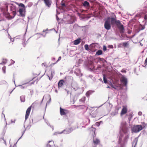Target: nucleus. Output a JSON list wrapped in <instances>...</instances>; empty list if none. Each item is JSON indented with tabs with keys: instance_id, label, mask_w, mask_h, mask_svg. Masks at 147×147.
Returning a JSON list of instances; mask_svg holds the SVG:
<instances>
[{
	"instance_id": "obj_1",
	"label": "nucleus",
	"mask_w": 147,
	"mask_h": 147,
	"mask_svg": "<svg viewBox=\"0 0 147 147\" xmlns=\"http://www.w3.org/2000/svg\"><path fill=\"white\" fill-rule=\"evenodd\" d=\"M116 26L119 28L120 31V32L121 34L124 33V28L123 25L121 24L120 21L117 20L115 24Z\"/></svg>"
},
{
	"instance_id": "obj_2",
	"label": "nucleus",
	"mask_w": 147,
	"mask_h": 147,
	"mask_svg": "<svg viewBox=\"0 0 147 147\" xmlns=\"http://www.w3.org/2000/svg\"><path fill=\"white\" fill-rule=\"evenodd\" d=\"M143 129L142 126L141 125H134L132 129V131L134 132L137 133Z\"/></svg>"
},
{
	"instance_id": "obj_3",
	"label": "nucleus",
	"mask_w": 147,
	"mask_h": 147,
	"mask_svg": "<svg viewBox=\"0 0 147 147\" xmlns=\"http://www.w3.org/2000/svg\"><path fill=\"white\" fill-rule=\"evenodd\" d=\"M91 111L90 115L93 117H96L98 112V111L97 109L95 110L93 108L90 109Z\"/></svg>"
},
{
	"instance_id": "obj_4",
	"label": "nucleus",
	"mask_w": 147,
	"mask_h": 147,
	"mask_svg": "<svg viewBox=\"0 0 147 147\" xmlns=\"http://www.w3.org/2000/svg\"><path fill=\"white\" fill-rule=\"evenodd\" d=\"M73 130V128L71 127L66 128L65 129L62 131L61 133H64L65 134H69L71 133Z\"/></svg>"
},
{
	"instance_id": "obj_5",
	"label": "nucleus",
	"mask_w": 147,
	"mask_h": 147,
	"mask_svg": "<svg viewBox=\"0 0 147 147\" xmlns=\"http://www.w3.org/2000/svg\"><path fill=\"white\" fill-rule=\"evenodd\" d=\"M116 17L114 13H112L111 17V24H116Z\"/></svg>"
},
{
	"instance_id": "obj_6",
	"label": "nucleus",
	"mask_w": 147,
	"mask_h": 147,
	"mask_svg": "<svg viewBox=\"0 0 147 147\" xmlns=\"http://www.w3.org/2000/svg\"><path fill=\"white\" fill-rule=\"evenodd\" d=\"M105 28L107 30H110L111 28V25L110 22L108 20H105L104 24Z\"/></svg>"
},
{
	"instance_id": "obj_7",
	"label": "nucleus",
	"mask_w": 147,
	"mask_h": 147,
	"mask_svg": "<svg viewBox=\"0 0 147 147\" xmlns=\"http://www.w3.org/2000/svg\"><path fill=\"white\" fill-rule=\"evenodd\" d=\"M32 105L29 107L26 110V115L25 116V120H26L28 118L31 109L32 108Z\"/></svg>"
},
{
	"instance_id": "obj_8",
	"label": "nucleus",
	"mask_w": 147,
	"mask_h": 147,
	"mask_svg": "<svg viewBox=\"0 0 147 147\" xmlns=\"http://www.w3.org/2000/svg\"><path fill=\"white\" fill-rule=\"evenodd\" d=\"M60 112L61 115H65L69 113L68 110L63 109L61 107L60 108Z\"/></svg>"
},
{
	"instance_id": "obj_9",
	"label": "nucleus",
	"mask_w": 147,
	"mask_h": 147,
	"mask_svg": "<svg viewBox=\"0 0 147 147\" xmlns=\"http://www.w3.org/2000/svg\"><path fill=\"white\" fill-rule=\"evenodd\" d=\"M120 81L125 86H127V81L126 78L124 77H122Z\"/></svg>"
},
{
	"instance_id": "obj_10",
	"label": "nucleus",
	"mask_w": 147,
	"mask_h": 147,
	"mask_svg": "<svg viewBox=\"0 0 147 147\" xmlns=\"http://www.w3.org/2000/svg\"><path fill=\"white\" fill-rule=\"evenodd\" d=\"M123 108L120 113L121 116H122L126 114L127 113V108L126 106H123Z\"/></svg>"
},
{
	"instance_id": "obj_11",
	"label": "nucleus",
	"mask_w": 147,
	"mask_h": 147,
	"mask_svg": "<svg viewBox=\"0 0 147 147\" xmlns=\"http://www.w3.org/2000/svg\"><path fill=\"white\" fill-rule=\"evenodd\" d=\"M100 140L97 138H93V142L94 144L96 145H98L100 143Z\"/></svg>"
},
{
	"instance_id": "obj_12",
	"label": "nucleus",
	"mask_w": 147,
	"mask_h": 147,
	"mask_svg": "<svg viewBox=\"0 0 147 147\" xmlns=\"http://www.w3.org/2000/svg\"><path fill=\"white\" fill-rule=\"evenodd\" d=\"M47 147H55L53 142H49L47 145Z\"/></svg>"
},
{
	"instance_id": "obj_13",
	"label": "nucleus",
	"mask_w": 147,
	"mask_h": 147,
	"mask_svg": "<svg viewBox=\"0 0 147 147\" xmlns=\"http://www.w3.org/2000/svg\"><path fill=\"white\" fill-rule=\"evenodd\" d=\"M64 82L63 80H60L58 83V87L59 88L61 87L63 85Z\"/></svg>"
},
{
	"instance_id": "obj_14",
	"label": "nucleus",
	"mask_w": 147,
	"mask_h": 147,
	"mask_svg": "<svg viewBox=\"0 0 147 147\" xmlns=\"http://www.w3.org/2000/svg\"><path fill=\"white\" fill-rule=\"evenodd\" d=\"M83 6L85 7H90V5L89 3L87 1H84L83 4Z\"/></svg>"
},
{
	"instance_id": "obj_15",
	"label": "nucleus",
	"mask_w": 147,
	"mask_h": 147,
	"mask_svg": "<svg viewBox=\"0 0 147 147\" xmlns=\"http://www.w3.org/2000/svg\"><path fill=\"white\" fill-rule=\"evenodd\" d=\"M138 141V139L137 138L135 139L133 141L132 146L133 147H135L136 145L137 144Z\"/></svg>"
},
{
	"instance_id": "obj_16",
	"label": "nucleus",
	"mask_w": 147,
	"mask_h": 147,
	"mask_svg": "<svg viewBox=\"0 0 147 147\" xmlns=\"http://www.w3.org/2000/svg\"><path fill=\"white\" fill-rule=\"evenodd\" d=\"M23 9L20 8L19 9V11L21 16L22 17H24L25 15L23 13Z\"/></svg>"
},
{
	"instance_id": "obj_17",
	"label": "nucleus",
	"mask_w": 147,
	"mask_h": 147,
	"mask_svg": "<svg viewBox=\"0 0 147 147\" xmlns=\"http://www.w3.org/2000/svg\"><path fill=\"white\" fill-rule=\"evenodd\" d=\"M80 39H78L75 40L74 42V44L75 45H77L80 42Z\"/></svg>"
},
{
	"instance_id": "obj_18",
	"label": "nucleus",
	"mask_w": 147,
	"mask_h": 147,
	"mask_svg": "<svg viewBox=\"0 0 147 147\" xmlns=\"http://www.w3.org/2000/svg\"><path fill=\"white\" fill-rule=\"evenodd\" d=\"M123 46L125 47H129V44L128 42H125L122 43Z\"/></svg>"
},
{
	"instance_id": "obj_19",
	"label": "nucleus",
	"mask_w": 147,
	"mask_h": 147,
	"mask_svg": "<svg viewBox=\"0 0 147 147\" xmlns=\"http://www.w3.org/2000/svg\"><path fill=\"white\" fill-rule=\"evenodd\" d=\"M32 80H33L34 82H31V84H34L35 82H36V83H37L38 82V78L36 77H35L33 78L32 79Z\"/></svg>"
},
{
	"instance_id": "obj_20",
	"label": "nucleus",
	"mask_w": 147,
	"mask_h": 147,
	"mask_svg": "<svg viewBox=\"0 0 147 147\" xmlns=\"http://www.w3.org/2000/svg\"><path fill=\"white\" fill-rule=\"evenodd\" d=\"M127 128L125 127H124L122 129V130L123 132L125 134L127 133Z\"/></svg>"
},
{
	"instance_id": "obj_21",
	"label": "nucleus",
	"mask_w": 147,
	"mask_h": 147,
	"mask_svg": "<svg viewBox=\"0 0 147 147\" xmlns=\"http://www.w3.org/2000/svg\"><path fill=\"white\" fill-rule=\"evenodd\" d=\"M102 53V51L101 50H99L96 52V55H101Z\"/></svg>"
},
{
	"instance_id": "obj_22",
	"label": "nucleus",
	"mask_w": 147,
	"mask_h": 147,
	"mask_svg": "<svg viewBox=\"0 0 147 147\" xmlns=\"http://www.w3.org/2000/svg\"><path fill=\"white\" fill-rule=\"evenodd\" d=\"M103 81L104 83L105 84H107V80L106 78L105 75V74L103 75Z\"/></svg>"
},
{
	"instance_id": "obj_23",
	"label": "nucleus",
	"mask_w": 147,
	"mask_h": 147,
	"mask_svg": "<svg viewBox=\"0 0 147 147\" xmlns=\"http://www.w3.org/2000/svg\"><path fill=\"white\" fill-rule=\"evenodd\" d=\"M143 129L146 127L147 124L145 122H143L141 123Z\"/></svg>"
},
{
	"instance_id": "obj_24",
	"label": "nucleus",
	"mask_w": 147,
	"mask_h": 147,
	"mask_svg": "<svg viewBox=\"0 0 147 147\" xmlns=\"http://www.w3.org/2000/svg\"><path fill=\"white\" fill-rule=\"evenodd\" d=\"M10 10L12 11H16V7L13 6H11L10 7Z\"/></svg>"
},
{
	"instance_id": "obj_25",
	"label": "nucleus",
	"mask_w": 147,
	"mask_h": 147,
	"mask_svg": "<svg viewBox=\"0 0 147 147\" xmlns=\"http://www.w3.org/2000/svg\"><path fill=\"white\" fill-rule=\"evenodd\" d=\"M86 100L85 97H82L80 99V101L82 102H84Z\"/></svg>"
},
{
	"instance_id": "obj_26",
	"label": "nucleus",
	"mask_w": 147,
	"mask_h": 147,
	"mask_svg": "<svg viewBox=\"0 0 147 147\" xmlns=\"http://www.w3.org/2000/svg\"><path fill=\"white\" fill-rule=\"evenodd\" d=\"M99 60L102 61L103 63L107 62L103 58H99Z\"/></svg>"
},
{
	"instance_id": "obj_27",
	"label": "nucleus",
	"mask_w": 147,
	"mask_h": 147,
	"mask_svg": "<svg viewBox=\"0 0 147 147\" xmlns=\"http://www.w3.org/2000/svg\"><path fill=\"white\" fill-rule=\"evenodd\" d=\"M84 48L86 50L88 51L89 50L88 45L86 44L84 45Z\"/></svg>"
},
{
	"instance_id": "obj_28",
	"label": "nucleus",
	"mask_w": 147,
	"mask_h": 147,
	"mask_svg": "<svg viewBox=\"0 0 147 147\" xmlns=\"http://www.w3.org/2000/svg\"><path fill=\"white\" fill-rule=\"evenodd\" d=\"M32 5H33V3L32 2H30L29 3H28L27 5L28 7H30L32 6Z\"/></svg>"
},
{
	"instance_id": "obj_29",
	"label": "nucleus",
	"mask_w": 147,
	"mask_h": 147,
	"mask_svg": "<svg viewBox=\"0 0 147 147\" xmlns=\"http://www.w3.org/2000/svg\"><path fill=\"white\" fill-rule=\"evenodd\" d=\"M42 66H44L46 67H48L47 64L46 62H45L44 63H42Z\"/></svg>"
},
{
	"instance_id": "obj_30",
	"label": "nucleus",
	"mask_w": 147,
	"mask_h": 147,
	"mask_svg": "<svg viewBox=\"0 0 147 147\" xmlns=\"http://www.w3.org/2000/svg\"><path fill=\"white\" fill-rule=\"evenodd\" d=\"M19 6L21 7H22L23 8H24L25 7V5H24L23 3H20L19 4Z\"/></svg>"
},
{
	"instance_id": "obj_31",
	"label": "nucleus",
	"mask_w": 147,
	"mask_h": 147,
	"mask_svg": "<svg viewBox=\"0 0 147 147\" xmlns=\"http://www.w3.org/2000/svg\"><path fill=\"white\" fill-rule=\"evenodd\" d=\"M5 69H6V67L5 66H4L2 68V70L3 71V72L4 73H5L6 72L5 71Z\"/></svg>"
},
{
	"instance_id": "obj_32",
	"label": "nucleus",
	"mask_w": 147,
	"mask_h": 147,
	"mask_svg": "<svg viewBox=\"0 0 147 147\" xmlns=\"http://www.w3.org/2000/svg\"><path fill=\"white\" fill-rule=\"evenodd\" d=\"M39 3H42V2L41 0H38L37 3L35 4V6H36Z\"/></svg>"
},
{
	"instance_id": "obj_33",
	"label": "nucleus",
	"mask_w": 147,
	"mask_h": 147,
	"mask_svg": "<svg viewBox=\"0 0 147 147\" xmlns=\"http://www.w3.org/2000/svg\"><path fill=\"white\" fill-rule=\"evenodd\" d=\"M53 74L52 73V72L51 73V79H50L49 77V79L50 80H51V79L53 78Z\"/></svg>"
},
{
	"instance_id": "obj_34",
	"label": "nucleus",
	"mask_w": 147,
	"mask_h": 147,
	"mask_svg": "<svg viewBox=\"0 0 147 147\" xmlns=\"http://www.w3.org/2000/svg\"><path fill=\"white\" fill-rule=\"evenodd\" d=\"M12 13L14 15V16L16 14V11H12Z\"/></svg>"
},
{
	"instance_id": "obj_35",
	"label": "nucleus",
	"mask_w": 147,
	"mask_h": 147,
	"mask_svg": "<svg viewBox=\"0 0 147 147\" xmlns=\"http://www.w3.org/2000/svg\"><path fill=\"white\" fill-rule=\"evenodd\" d=\"M106 47L105 46H104L103 47V50L104 51L106 50Z\"/></svg>"
},
{
	"instance_id": "obj_36",
	"label": "nucleus",
	"mask_w": 147,
	"mask_h": 147,
	"mask_svg": "<svg viewBox=\"0 0 147 147\" xmlns=\"http://www.w3.org/2000/svg\"><path fill=\"white\" fill-rule=\"evenodd\" d=\"M138 115H140V116H141V115H142V113L141 112H139L138 113Z\"/></svg>"
},
{
	"instance_id": "obj_37",
	"label": "nucleus",
	"mask_w": 147,
	"mask_h": 147,
	"mask_svg": "<svg viewBox=\"0 0 147 147\" xmlns=\"http://www.w3.org/2000/svg\"><path fill=\"white\" fill-rule=\"evenodd\" d=\"M61 59V56L59 57L58 60L56 62H57L59 61Z\"/></svg>"
},
{
	"instance_id": "obj_38",
	"label": "nucleus",
	"mask_w": 147,
	"mask_h": 147,
	"mask_svg": "<svg viewBox=\"0 0 147 147\" xmlns=\"http://www.w3.org/2000/svg\"><path fill=\"white\" fill-rule=\"evenodd\" d=\"M111 17H108L107 18V20H108L109 21V20H111Z\"/></svg>"
},
{
	"instance_id": "obj_39",
	"label": "nucleus",
	"mask_w": 147,
	"mask_h": 147,
	"mask_svg": "<svg viewBox=\"0 0 147 147\" xmlns=\"http://www.w3.org/2000/svg\"><path fill=\"white\" fill-rule=\"evenodd\" d=\"M62 6L63 7H65V4L64 3H62L61 4Z\"/></svg>"
},
{
	"instance_id": "obj_40",
	"label": "nucleus",
	"mask_w": 147,
	"mask_h": 147,
	"mask_svg": "<svg viewBox=\"0 0 147 147\" xmlns=\"http://www.w3.org/2000/svg\"><path fill=\"white\" fill-rule=\"evenodd\" d=\"M142 28L140 29L141 30H142L144 29L145 28H144V27H143V26H142Z\"/></svg>"
},
{
	"instance_id": "obj_41",
	"label": "nucleus",
	"mask_w": 147,
	"mask_h": 147,
	"mask_svg": "<svg viewBox=\"0 0 147 147\" xmlns=\"http://www.w3.org/2000/svg\"><path fill=\"white\" fill-rule=\"evenodd\" d=\"M144 19H145V20H146V19H147V15H146L145 16V17H144Z\"/></svg>"
},
{
	"instance_id": "obj_42",
	"label": "nucleus",
	"mask_w": 147,
	"mask_h": 147,
	"mask_svg": "<svg viewBox=\"0 0 147 147\" xmlns=\"http://www.w3.org/2000/svg\"><path fill=\"white\" fill-rule=\"evenodd\" d=\"M15 120H11V122L12 123H14L15 122Z\"/></svg>"
},
{
	"instance_id": "obj_43",
	"label": "nucleus",
	"mask_w": 147,
	"mask_h": 147,
	"mask_svg": "<svg viewBox=\"0 0 147 147\" xmlns=\"http://www.w3.org/2000/svg\"><path fill=\"white\" fill-rule=\"evenodd\" d=\"M48 30V29H46V30H43V32H46V31H47Z\"/></svg>"
},
{
	"instance_id": "obj_44",
	"label": "nucleus",
	"mask_w": 147,
	"mask_h": 147,
	"mask_svg": "<svg viewBox=\"0 0 147 147\" xmlns=\"http://www.w3.org/2000/svg\"><path fill=\"white\" fill-rule=\"evenodd\" d=\"M2 114H3V116H4V117H5V115L4 114H3V113H2Z\"/></svg>"
},
{
	"instance_id": "obj_45",
	"label": "nucleus",
	"mask_w": 147,
	"mask_h": 147,
	"mask_svg": "<svg viewBox=\"0 0 147 147\" xmlns=\"http://www.w3.org/2000/svg\"><path fill=\"white\" fill-rule=\"evenodd\" d=\"M111 87L113 88H115L114 87V86L113 85H112V86H111Z\"/></svg>"
},
{
	"instance_id": "obj_46",
	"label": "nucleus",
	"mask_w": 147,
	"mask_h": 147,
	"mask_svg": "<svg viewBox=\"0 0 147 147\" xmlns=\"http://www.w3.org/2000/svg\"><path fill=\"white\" fill-rule=\"evenodd\" d=\"M100 67V66H99V67H98V68H100V67Z\"/></svg>"
},
{
	"instance_id": "obj_47",
	"label": "nucleus",
	"mask_w": 147,
	"mask_h": 147,
	"mask_svg": "<svg viewBox=\"0 0 147 147\" xmlns=\"http://www.w3.org/2000/svg\"><path fill=\"white\" fill-rule=\"evenodd\" d=\"M82 106V107H84V106Z\"/></svg>"
},
{
	"instance_id": "obj_48",
	"label": "nucleus",
	"mask_w": 147,
	"mask_h": 147,
	"mask_svg": "<svg viewBox=\"0 0 147 147\" xmlns=\"http://www.w3.org/2000/svg\"><path fill=\"white\" fill-rule=\"evenodd\" d=\"M3 63H6V62H4L3 61Z\"/></svg>"
},
{
	"instance_id": "obj_49",
	"label": "nucleus",
	"mask_w": 147,
	"mask_h": 147,
	"mask_svg": "<svg viewBox=\"0 0 147 147\" xmlns=\"http://www.w3.org/2000/svg\"><path fill=\"white\" fill-rule=\"evenodd\" d=\"M107 88H110V87H109V86H108V87H107Z\"/></svg>"
}]
</instances>
